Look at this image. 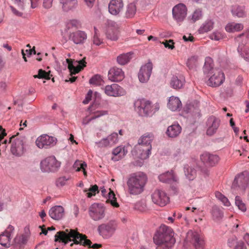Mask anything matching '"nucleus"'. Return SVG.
Masks as SVG:
<instances>
[{"label":"nucleus","instance_id":"nucleus-1","mask_svg":"<svg viewBox=\"0 0 249 249\" xmlns=\"http://www.w3.org/2000/svg\"><path fill=\"white\" fill-rule=\"evenodd\" d=\"M87 237L86 235L80 233L77 231L72 229H66L65 231L57 232L55 235L54 241L55 242H62L64 243L65 244L73 241V243H71V246L75 244L87 246L90 248L92 242Z\"/></svg>","mask_w":249,"mask_h":249},{"label":"nucleus","instance_id":"nucleus-2","mask_svg":"<svg viewBox=\"0 0 249 249\" xmlns=\"http://www.w3.org/2000/svg\"><path fill=\"white\" fill-rule=\"evenodd\" d=\"M174 235L171 228L164 225L161 226L153 237L154 241L157 245L156 249H171L176 242Z\"/></svg>","mask_w":249,"mask_h":249},{"label":"nucleus","instance_id":"nucleus-3","mask_svg":"<svg viewBox=\"0 0 249 249\" xmlns=\"http://www.w3.org/2000/svg\"><path fill=\"white\" fill-rule=\"evenodd\" d=\"M147 181V176L142 172L132 174L126 182L128 193L131 195L141 194L144 191Z\"/></svg>","mask_w":249,"mask_h":249},{"label":"nucleus","instance_id":"nucleus-4","mask_svg":"<svg viewBox=\"0 0 249 249\" xmlns=\"http://www.w3.org/2000/svg\"><path fill=\"white\" fill-rule=\"evenodd\" d=\"M117 227V223L115 221L110 220L100 224L97 227V231L104 239H108L115 233Z\"/></svg>","mask_w":249,"mask_h":249},{"label":"nucleus","instance_id":"nucleus-5","mask_svg":"<svg viewBox=\"0 0 249 249\" xmlns=\"http://www.w3.org/2000/svg\"><path fill=\"white\" fill-rule=\"evenodd\" d=\"M10 142L12 143L11 153L16 156H22L25 151L24 144L26 142V139L25 137L20 136L16 138V136H13L10 138Z\"/></svg>","mask_w":249,"mask_h":249},{"label":"nucleus","instance_id":"nucleus-6","mask_svg":"<svg viewBox=\"0 0 249 249\" xmlns=\"http://www.w3.org/2000/svg\"><path fill=\"white\" fill-rule=\"evenodd\" d=\"M135 106L138 113L142 116H150L155 112L153 111L151 103L144 99L138 100Z\"/></svg>","mask_w":249,"mask_h":249},{"label":"nucleus","instance_id":"nucleus-7","mask_svg":"<svg viewBox=\"0 0 249 249\" xmlns=\"http://www.w3.org/2000/svg\"><path fill=\"white\" fill-rule=\"evenodd\" d=\"M61 162L54 156L47 157L40 162L41 170L44 172H55L60 167Z\"/></svg>","mask_w":249,"mask_h":249},{"label":"nucleus","instance_id":"nucleus-8","mask_svg":"<svg viewBox=\"0 0 249 249\" xmlns=\"http://www.w3.org/2000/svg\"><path fill=\"white\" fill-rule=\"evenodd\" d=\"M249 182V178L244 173L237 175L232 182L231 190L232 191H239L244 192L246 189Z\"/></svg>","mask_w":249,"mask_h":249},{"label":"nucleus","instance_id":"nucleus-9","mask_svg":"<svg viewBox=\"0 0 249 249\" xmlns=\"http://www.w3.org/2000/svg\"><path fill=\"white\" fill-rule=\"evenodd\" d=\"M89 213L94 221L100 220L105 216V207L102 204L94 203L89 207Z\"/></svg>","mask_w":249,"mask_h":249},{"label":"nucleus","instance_id":"nucleus-10","mask_svg":"<svg viewBox=\"0 0 249 249\" xmlns=\"http://www.w3.org/2000/svg\"><path fill=\"white\" fill-rule=\"evenodd\" d=\"M186 240L192 243L196 249H203L204 248L205 242L203 237L197 232L188 231Z\"/></svg>","mask_w":249,"mask_h":249},{"label":"nucleus","instance_id":"nucleus-11","mask_svg":"<svg viewBox=\"0 0 249 249\" xmlns=\"http://www.w3.org/2000/svg\"><path fill=\"white\" fill-rule=\"evenodd\" d=\"M14 4L10 8L13 13L17 17H26L27 14L24 12L25 8L29 6V2L27 0H12Z\"/></svg>","mask_w":249,"mask_h":249},{"label":"nucleus","instance_id":"nucleus-12","mask_svg":"<svg viewBox=\"0 0 249 249\" xmlns=\"http://www.w3.org/2000/svg\"><path fill=\"white\" fill-rule=\"evenodd\" d=\"M213 75L208 79L207 84L212 87H217L223 83L225 81V75L223 72L218 69L213 70Z\"/></svg>","mask_w":249,"mask_h":249},{"label":"nucleus","instance_id":"nucleus-13","mask_svg":"<svg viewBox=\"0 0 249 249\" xmlns=\"http://www.w3.org/2000/svg\"><path fill=\"white\" fill-rule=\"evenodd\" d=\"M153 69V64L150 60L142 65L138 72V78L140 82L146 83L150 78Z\"/></svg>","mask_w":249,"mask_h":249},{"label":"nucleus","instance_id":"nucleus-14","mask_svg":"<svg viewBox=\"0 0 249 249\" xmlns=\"http://www.w3.org/2000/svg\"><path fill=\"white\" fill-rule=\"evenodd\" d=\"M152 201L156 204L163 207L169 202V197L162 190L156 189L151 195Z\"/></svg>","mask_w":249,"mask_h":249},{"label":"nucleus","instance_id":"nucleus-15","mask_svg":"<svg viewBox=\"0 0 249 249\" xmlns=\"http://www.w3.org/2000/svg\"><path fill=\"white\" fill-rule=\"evenodd\" d=\"M56 139L50 136L47 134H44L38 137L36 141V144L39 148H47L49 146H53L56 143Z\"/></svg>","mask_w":249,"mask_h":249},{"label":"nucleus","instance_id":"nucleus-16","mask_svg":"<svg viewBox=\"0 0 249 249\" xmlns=\"http://www.w3.org/2000/svg\"><path fill=\"white\" fill-rule=\"evenodd\" d=\"M69 40L76 45H81L84 43L87 38V35L85 32L77 30L70 32L68 35Z\"/></svg>","mask_w":249,"mask_h":249},{"label":"nucleus","instance_id":"nucleus-17","mask_svg":"<svg viewBox=\"0 0 249 249\" xmlns=\"http://www.w3.org/2000/svg\"><path fill=\"white\" fill-rule=\"evenodd\" d=\"M124 7L123 0H111L108 5V12L113 16H120L123 11Z\"/></svg>","mask_w":249,"mask_h":249},{"label":"nucleus","instance_id":"nucleus-18","mask_svg":"<svg viewBox=\"0 0 249 249\" xmlns=\"http://www.w3.org/2000/svg\"><path fill=\"white\" fill-rule=\"evenodd\" d=\"M187 11V8L184 4H178L173 8V18L178 22L182 21L186 16Z\"/></svg>","mask_w":249,"mask_h":249},{"label":"nucleus","instance_id":"nucleus-19","mask_svg":"<svg viewBox=\"0 0 249 249\" xmlns=\"http://www.w3.org/2000/svg\"><path fill=\"white\" fill-rule=\"evenodd\" d=\"M151 145H144L138 144V145L135 146L134 152L136 153V156L137 158L141 160H145L149 157L151 154Z\"/></svg>","mask_w":249,"mask_h":249},{"label":"nucleus","instance_id":"nucleus-20","mask_svg":"<svg viewBox=\"0 0 249 249\" xmlns=\"http://www.w3.org/2000/svg\"><path fill=\"white\" fill-rule=\"evenodd\" d=\"M220 120L219 119L213 116H211L208 118L206 122V125L208 127L206 134L209 136H212L215 134L219 126Z\"/></svg>","mask_w":249,"mask_h":249},{"label":"nucleus","instance_id":"nucleus-21","mask_svg":"<svg viewBox=\"0 0 249 249\" xmlns=\"http://www.w3.org/2000/svg\"><path fill=\"white\" fill-rule=\"evenodd\" d=\"M104 89L105 93L109 96L117 97L124 93L123 89L117 84L107 85Z\"/></svg>","mask_w":249,"mask_h":249},{"label":"nucleus","instance_id":"nucleus-22","mask_svg":"<svg viewBox=\"0 0 249 249\" xmlns=\"http://www.w3.org/2000/svg\"><path fill=\"white\" fill-rule=\"evenodd\" d=\"M118 141V135L116 132L112 133L107 138L102 139L99 142H96L99 147H106L112 146L116 143Z\"/></svg>","mask_w":249,"mask_h":249},{"label":"nucleus","instance_id":"nucleus-23","mask_svg":"<svg viewBox=\"0 0 249 249\" xmlns=\"http://www.w3.org/2000/svg\"><path fill=\"white\" fill-rule=\"evenodd\" d=\"M108 78L111 81H121L124 78V73L121 69L113 68L108 71Z\"/></svg>","mask_w":249,"mask_h":249},{"label":"nucleus","instance_id":"nucleus-24","mask_svg":"<svg viewBox=\"0 0 249 249\" xmlns=\"http://www.w3.org/2000/svg\"><path fill=\"white\" fill-rule=\"evenodd\" d=\"M49 214L52 219L59 220L64 215V209L60 205L55 206L49 210Z\"/></svg>","mask_w":249,"mask_h":249},{"label":"nucleus","instance_id":"nucleus-25","mask_svg":"<svg viewBox=\"0 0 249 249\" xmlns=\"http://www.w3.org/2000/svg\"><path fill=\"white\" fill-rule=\"evenodd\" d=\"M201 160L205 163L210 166H213L219 161V157L216 155L205 153L200 156Z\"/></svg>","mask_w":249,"mask_h":249},{"label":"nucleus","instance_id":"nucleus-26","mask_svg":"<svg viewBox=\"0 0 249 249\" xmlns=\"http://www.w3.org/2000/svg\"><path fill=\"white\" fill-rule=\"evenodd\" d=\"M85 58L78 62V65L77 66H73L71 61L70 59H67V62L68 63V69L71 74H76L81 71L86 67V62L85 60Z\"/></svg>","mask_w":249,"mask_h":249},{"label":"nucleus","instance_id":"nucleus-27","mask_svg":"<svg viewBox=\"0 0 249 249\" xmlns=\"http://www.w3.org/2000/svg\"><path fill=\"white\" fill-rule=\"evenodd\" d=\"M159 178L160 181L165 183L177 182L178 180L177 177L175 175L172 170L160 174L159 176Z\"/></svg>","mask_w":249,"mask_h":249},{"label":"nucleus","instance_id":"nucleus-28","mask_svg":"<svg viewBox=\"0 0 249 249\" xmlns=\"http://www.w3.org/2000/svg\"><path fill=\"white\" fill-rule=\"evenodd\" d=\"M62 8L65 12L72 10L76 8L78 5L77 0H59Z\"/></svg>","mask_w":249,"mask_h":249},{"label":"nucleus","instance_id":"nucleus-29","mask_svg":"<svg viewBox=\"0 0 249 249\" xmlns=\"http://www.w3.org/2000/svg\"><path fill=\"white\" fill-rule=\"evenodd\" d=\"M167 106L172 111H176L181 108L182 104L178 97L172 96L169 98Z\"/></svg>","mask_w":249,"mask_h":249},{"label":"nucleus","instance_id":"nucleus-30","mask_svg":"<svg viewBox=\"0 0 249 249\" xmlns=\"http://www.w3.org/2000/svg\"><path fill=\"white\" fill-rule=\"evenodd\" d=\"M181 131V127L178 124H172L168 127L166 133L170 138L177 137Z\"/></svg>","mask_w":249,"mask_h":249},{"label":"nucleus","instance_id":"nucleus-31","mask_svg":"<svg viewBox=\"0 0 249 249\" xmlns=\"http://www.w3.org/2000/svg\"><path fill=\"white\" fill-rule=\"evenodd\" d=\"M184 82L185 80L183 78L174 75L171 78L170 84L173 89H178L183 87Z\"/></svg>","mask_w":249,"mask_h":249},{"label":"nucleus","instance_id":"nucleus-32","mask_svg":"<svg viewBox=\"0 0 249 249\" xmlns=\"http://www.w3.org/2000/svg\"><path fill=\"white\" fill-rule=\"evenodd\" d=\"M127 152V150L125 149L124 147L118 146L112 151V154L114 155V157L112 158V160L114 161H118L123 158Z\"/></svg>","mask_w":249,"mask_h":249},{"label":"nucleus","instance_id":"nucleus-33","mask_svg":"<svg viewBox=\"0 0 249 249\" xmlns=\"http://www.w3.org/2000/svg\"><path fill=\"white\" fill-rule=\"evenodd\" d=\"M137 7L135 2L128 4L126 7L125 17L127 18H132L136 13Z\"/></svg>","mask_w":249,"mask_h":249},{"label":"nucleus","instance_id":"nucleus-34","mask_svg":"<svg viewBox=\"0 0 249 249\" xmlns=\"http://www.w3.org/2000/svg\"><path fill=\"white\" fill-rule=\"evenodd\" d=\"M133 54L131 52L121 54L117 57V61L120 65H124L132 58Z\"/></svg>","mask_w":249,"mask_h":249},{"label":"nucleus","instance_id":"nucleus-35","mask_svg":"<svg viewBox=\"0 0 249 249\" xmlns=\"http://www.w3.org/2000/svg\"><path fill=\"white\" fill-rule=\"evenodd\" d=\"M154 138V135L152 133H146L139 139L138 144L144 145H151V143Z\"/></svg>","mask_w":249,"mask_h":249},{"label":"nucleus","instance_id":"nucleus-36","mask_svg":"<svg viewBox=\"0 0 249 249\" xmlns=\"http://www.w3.org/2000/svg\"><path fill=\"white\" fill-rule=\"evenodd\" d=\"M214 22L210 19H207L200 27L198 32L200 34H203L212 30L213 28Z\"/></svg>","mask_w":249,"mask_h":249},{"label":"nucleus","instance_id":"nucleus-37","mask_svg":"<svg viewBox=\"0 0 249 249\" xmlns=\"http://www.w3.org/2000/svg\"><path fill=\"white\" fill-rule=\"evenodd\" d=\"M107 37L112 41H116L118 39L119 31L113 27H108L106 33Z\"/></svg>","mask_w":249,"mask_h":249},{"label":"nucleus","instance_id":"nucleus-38","mask_svg":"<svg viewBox=\"0 0 249 249\" xmlns=\"http://www.w3.org/2000/svg\"><path fill=\"white\" fill-rule=\"evenodd\" d=\"M243 29V25L241 23L234 22L230 23L225 27L226 30L228 32H238Z\"/></svg>","mask_w":249,"mask_h":249},{"label":"nucleus","instance_id":"nucleus-39","mask_svg":"<svg viewBox=\"0 0 249 249\" xmlns=\"http://www.w3.org/2000/svg\"><path fill=\"white\" fill-rule=\"evenodd\" d=\"M184 173L186 177L189 180H194L196 176V171L195 169L188 165L184 167Z\"/></svg>","mask_w":249,"mask_h":249},{"label":"nucleus","instance_id":"nucleus-40","mask_svg":"<svg viewBox=\"0 0 249 249\" xmlns=\"http://www.w3.org/2000/svg\"><path fill=\"white\" fill-rule=\"evenodd\" d=\"M213 70H215V69L213 68V61L212 59L210 57H207L203 68L204 73H209L211 71L213 73Z\"/></svg>","mask_w":249,"mask_h":249},{"label":"nucleus","instance_id":"nucleus-41","mask_svg":"<svg viewBox=\"0 0 249 249\" xmlns=\"http://www.w3.org/2000/svg\"><path fill=\"white\" fill-rule=\"evenodd\" d=\"M213 218L214 220L219 221L223 217V214L220 209L216 206H213L211 211Z\"/></svg>","mask_w":249,"mask_h":249},{"label":"nucleus","instance_id":"nucleus-42","mask_svg":"<svg viewBox=\"0 0 249 249\" xmlns=\"http://www.w3.org/2000/svg\"><path fill=\"white\" fill-rule=\"evenodd\" d=\"M233 15L239 18L244 17L245 16V12L243 7L239 5H235L231 10Z\"/></svg>","mask_w":249,"mask_h":249},{"label":"nucleus","instance_id":"nucleus-43","mask_svg":"<svg viewBox=\"0 0 249 249\" xmlns=\"http://www.w3.org/2000/svg\"><path fill=\"white\" fill-rule=\"evenodd\" d=\"M235 40L237 42H241V43L243 45L249 42V31H246L238 36L235 38Z\"/></svg>","mask_w":249,"mask_h":249},{"label":"nucleus","instance_id":"nucleus-44","mask_svg":"<svg viewBox=\"0 0 249 249\" xmlns=\"http://www.w3.org/2000/svg\"><path fill=\"white\" fill-rule=\"evenodd\" d=\"M11 236L3 233L0 234V244L4 247H9Z\"/></svg>","mask_w":249,"mask_h":249},{"label":"nucleus","instance_id":"nucleus-45","mask_svg":"<svg viewBox=\"0 0 249 249\" xmlns=\"http://www.w3.org/2000/svg\"><path fill=\"white\" fill-rule=\"evenodd\" d=\"M107 203H110L112 206L114 207H119V205L117 202L116 198L114 192L110 189V192L108 194V198L106 201Z\"/></svg>","mask_w":249,"mask_h":249},{"label":"nucleus","instance_id":"nucleus-46","mask_svg":"<svg viewBox=\"0 0 249 249\" xmlns=\"http://www.w3.org/2000/svg\"><path fill=\"white\" fill-rule=\"evenodd\" d=\"M27 241V236L25 235L17 236L14 239V244L15 246L20 248L26 243Z\"/></svg>","mask_w":249,"mask_h":249},{"label":"nucleus","instance_id":"nucleus-47","mask_svg":"<svg viewBox=\"0 0 249 249\" xmlns=\"http://www.w3.org/2000/svg\"><path fill=\"white\" fill-rule=\"evenodd\" d=\"M103 80L100 75L96 74L92 76L89 80V83L90 84L100 86L102 84Z\"/></svg>","mask_w":249,"mask_h":249},{"label":"nucleus","instance_id":"nucleus-48","mask_svg":"<svg viewBox=\"0 0 249 249\" xmlns=\"http://www.w3.org/2000/svg\"><path fill=\"white\" fill-rule=\"evenodd\" d=\"M198 57L196 56H193L189 58L187 62V66L190 69L196 68L197 65Z\"/></svg>","mask_w":249,"mask_h":249},{"label":"nucleus","instance_id":"nucleus-49","mask_svg":"<svg viewBox=\"0 0 249 249\" xmlns=\"http://www.w3.org/2000/svg\"><path fill=\"white\" fill-rule=\"evenodd\" d=\"M50 71L46 72L44 70L40 69L38 70V74L34 75L35 78H38L39 79H50L51 78L50 76Z\"/></svg>","mask_w":249,"mask_h":249},{"label":"nucleus","instance_id":"nucleus-50","mask_svg":"<svg viewBox=\"0 0 249 249\" xmlns=\"http://www.w3.org/2000/svg\"><path fill=\"white\" fill-rule=\"evenodd\" d=\"M215 197L220 200L225 206H229L230 205V203L228 199L220 192H216L215 193Z\"/></svg>","mask_w":249,"mask_h":249},{"label":"nucleus","instance_id":"nucleus-51","mask_svg":"<svg viewBox=\"0 0 249 249\" xmlns=\"http://www.w3.org/2000/svg\"><path fill=\"white\" fill-rule=\"evenodd\" d=\"M107 111L106 110H101V111H98L95 113L94 115L92 116L90 118H89L87 122L85 123L83 122V124H88L92 120H93L96 118H98L102 116L107 115Z\"/></svg>","mask_w":249,"mask_h":249},{"label":"nucleus","instance_id":"nucleus-52","mask_svg":"<svg viewBox=\"0 0 249 249\" xmlns=\"http://www.w3.org/2000/svg\"><path fill=\"white\" fill-rule=\"evenodd\" d=\"M235 203L238 207V209L242 212H245L246 211V207L241 200V198L239 196L235 197Z\"/></svg>","mask_w":249,"mask_h":249},{"label":"nucleus","instance_id":"nucleus-53","mask_svg":"<svg viewBox=\"0 0 249 249\" xmlns=\"http://www.w3.org/2000/svg\"><path fill=\"white\" fill-rule=\"evenodd\" d=\"M73 167L76 171H80L87 167V164L85 162H82V161L77 160L74 162Z\"/></svg>","mask_w":249,"mask_h":249},{"label":"nucleus","instance_id":"nucleus-54","mask_svg":"<svg viewBox=\"0 0 249 249\" xmlns=\"http://www.w3.org/2000/svg\"><path fill=\"white\" fill-rule=\"evenodd\" d=\"M202 17V11L200 9L196 10L192 14L191 20L193 22L199 19Z\"/></svg>","mask_w":249,"mask_h":249},{"label":"nucleus","instance_id":"nucleus-55","mask_svg":"<svg viewBox=\"0 0 249 249\" xmlns=\"http://www.w3.org/2000/svg\"><path fill=\"white\" fill-rule=\"evenodd\" d=\"M89 192L87 193V196L89 198L92 196H95L96 192H99L98 187L96 185L91 186L89 188Z\"/></svg>","mask_w":249,"mask_h":249},{"label":"nucleus","instance_id":"nucleus-56","mask_svg":"<svg viewBox=\"0 0 249 249\" xmlns=\"http://www.w3.org/2000/svg\"><path fill=\"white\" fill-rule=\"evenodd\" d=\"M80 25V22L78 20L76 19H72L69 21L68 23L67 26L68 28L74 27L75 28H78V27Z\"/></svg>","mask_w":249,"mask_h":249},{"label":"nucleus","instance_id":"nucleus-57","mask_svg":"<svg viewBox=\"0 0 249 249\" xmlns=\"http://www.w3.org/2000/svg\"><path fill=\"white\" fill-rule=\"evenodd\" d=\"M161 44H163L165 48L173 50L175 48L174 42L172 39L166 40L165 41L161 42Z\"/></svg>","mask_w":249,"mask_h":249},{"label":"nucleus","instance_id":"nucleus-58","mask_svg":"<svg viewBox=\"0 0 249 249\" xmlns=\"http://www.w3.org/2000/svg\"><path fill=\"white\" fill-rule=\"evenodd\" d=\"M67 180L65 177L59 178L56 181V185L58 187L63 186L66 184Z\"/></svg>","mask_w":249,"mask_h":249},{"label":"nucleus","instance_id":"nucleus-59","mask_svg":"<svg viewBox=\"0 0 249 249\" xmlns=\"http://www.w3.org/2000/svg\"><path fill=\"white\" fill-rule=\"evenodd\" d=\"M190 112H192L193 115L199 117L200 116V110L198 108L195 107L192 105L189 106Z\"/></svg>","mask_w":249,"mask_h":249},{"label":"nucleus","instance_id":"nucleus-60","mask_svg":"<svg viewBox=\"0 0 249 249\" xmlns=\"http://www.w3.org/2000/svg\"><path fill=\"white\" fill-rule=\"evenodd\" d=\"M137 208L141 211H144L147 209L146 204L145 201H140L136 204Z\"/></svg>","mask_w":249,"mask_h":249},{"label":"nucleus","instance_id":"nucleus-61","mask_svg":"<svg viewBox=\"0 0 249 249\" xmlns=\"http://www.w3.org/2000/svg\"><path fill=\"white\" fill-rule=\"evenodd\" d=\"M92 95V91L89 89L86 96L85 99L83 100V103L84 104H88L91 100Z\"/></svg>","mask_w":249,"mask_h":249},{"label":"nucleus","instance_id":"nucleus-62","mask_svg":"<svg viewBox=\"0 0 249 249\" xmlns=\"http://www.w3.org/2000/svg\"><path fill=\"white\" fill-rule=\"evenodd\" d=\"M93 42L94 44L99 46L103 43L102 39L99 37V35H94L93 38Z\"/></svg>","mask_w":249,"mask_h":249},{"label":"nucleus","instance_id":"nucleus-63","mask_svg":"<svg viewBox=\"0 0 249 249\" xmlns=\"http://www.w3.org/2000/svg\"><path fill=\"white\" fill-rule=\"evenodd\" d=\"M29 2V6L30 5L32 8H36L40 3V0H27Z\"/></svg>","mask_w":249,"mask_h":249},{"label":"nucleus","instance_id":"nucleus-64","mask_svg":"<svg viewBox=\"0 0 249 249\" xmlns=\"http://www.w3.org/2000/svg\"><path fill=\"white\" fill-rule=\"evenodd\" d=\"M234 249H246V247L242 241H239L237 242Z\"/></svg>","mask_w":249,"mask_h":249}]
</instances>
